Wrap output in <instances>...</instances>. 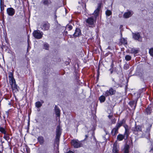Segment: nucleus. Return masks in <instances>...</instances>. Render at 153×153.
<instances>
[{
  "instance_id": "obj_1",
  "label": "nucleus",
  "mask_w": 153,
  "mask_h": 153,
  "mask_svg": "<svg viewBox=\"0 0 153 153\" xmlns=\"http://www.w3.org/2000/svg\"><path fill=\"white\" fill-rule=\"evenodd\" d=\"M9 78V83L11 86H17L16 82L14 78L13 73L9 72L8 73Z\"/></svg>"
},
{
  "instance_id": "obj_2",
  "label": "nucleus",
  "mask_w": 153,
  "mask_h": 153,
  "mask_svg": "<svg viewBox=\"0 0 153 153\" xmlns=\"http://www.w3.org/2000/svg\"><path fill=\"white\" fill-rule=\"evenodd\" d=\"M43 33L39 30H36L33 32V36L37 39H40L42 37Z\"/></svg>"
},
{
  "instance_id": "obj_3",
  "label": "nucleus",
  "mask_w": 153,
  "mask_h": 153,
  "mask_svg": "<svg viewBox=\"0 0 153 153\" xmlns=\"http://www.w3.org/2000/svg\"><path fill=\"white\" fill-rule=\"evenodd\" d=\"M116 90L112 88H111L109 90H107L105 92V95L107 97L109 95H114L116 93Z\"/></svg>"
},
{
  "instance_id": "obj_4",
  "label": "nucleus",
  "mask_w": 153,
  "mask_h": 153,
  "mask_svg": "<svg viewBox=\"0 0 153 153\" xmlns=\"http://www.w3.org/2000/svg\"><path fill=\"white\" fill-rule=\"evenodd\" d=\"M95 19H94V18L92 17L88 18L86 20V22L88 24V25L89 27L94 25V22H95Z\"/></svg>"
},
{
  "instance_id": "obj_5",
  "label": "nucleus",
  "mask_w": 153,
  "mask_h": 153,
  "mask_svg": "<svg viewBox=\"0 0 153 153\" xmlns=\"http://www.w3.org/2000/svg\"><path fill=\"white\" fill-rule=\"evenodd\" d=\"M71 144L74 147L78 148L81 146V144L80 142L77 140H73L71 141Z\"/></svg>"
},
{
  "instance_id": "obj_6",
  "label": "nucleus",
  "mask_w": 153,
  "mask_h": 153,
  "mask_svg": "<svg viewBox=\"0 0 153 153\" xmlns=\"http://www.w3.org/2000/svg\"><path fill=\"white\" fill-rule=\"evenodd\" d=\"M7 12L9 16H12L14 14L15 10L13 8L10 7L7 9Z\"/></svg>"
},
{
  "instance_id": "obj_7",
  "label": "nucleus",
  "mask_w": 153,
  "mask_h": 153,
  "mask_svg": "<svg viewBox=\"0 0 153 153\" xmlns=\"http://www.w3.org/2000/svg\"><path fill=\"white\" fill-rule=\"evenodd\" d=\"M133 38L134 39L138 40L140 41H141L140 36L139 33H133Z\"/></svg>"
},
{
  "instance_id": "obj_8",
  "label": "nucleus",
  "mask_w": 153,
  "mask_h": 153,
  "mask_svg": "<svg viewBox=\"0 0 153 153\" xmlns=\"http://www.w3.org/2000/svg\"><path fill=\"white\" fill-rule=\"evenodd\" d=\"M118 147L117 145V141H116L114 144L113 153H118Z\"/></svg>"
},
{
  "instance_id": "obj_9",
  "label": "nucleus",
  "mask_w": 153,
  "mask_h": 153,
  "mask_svg": "<svg viewBox=\"0 0 153 153\" xmlns=\"http://www.w3.org/2000/svg\"><path fill=\"white\" fill-rule=\"evenodd\" d=\"M133 13L132 12L128 11L124 13L123 16L126 18H127L131 16Z\"/></svg>"
},
{
  "instance_id": "obj_10",
  "label": "nucleus",
  "mask_w": 153,
  "mask_h": 153,
  "mask_svg": "<svg viewBox=\"0 0 153 153\" xmlns=\"http://www.w3.org/2000/svg\"><path fill=\"white\" fill-rule=\"evenodd\" d=\"M81 34V31L79 28L76 29L75 32L74 34V36L75 37H76L80 35Z\"/></svg>"
},
{
  "instance_id": "obj_11",
  "label": "nucleus",
  "mask_w": 153,
  "mask_h": 153,
  "mask_svg": "<svg viewBox=\"0 0 153 153\" xmlns=\"http://www.w3.org/2000/svg\"><path fill=\"white\" fill-rule=\"evenodd\" d=\"M50 27V25L48 23H45L43 24V25L42 29L44 30H48Z\"/></svg>"
},
{
  "instance_id": "obj_12",
  "label": "nucleus",
  "mask_w": 153,
  "mask_h": 153,
  "mask_svg": "<svg viewBox=\"0 0 153 153\" xmlns=\"http://www.w3.org/2000/svg\"><path fill=\"white\" fill-rule=\"evenodd\" d=\"M43 4L44 5L48 6L51 3V0H42Z\"/></svg>"
},
{
  "instance_id": "obj_13",
  "label": "nucleus",
  "mask_w": 153,
  "mask_h": 153,
  "mask_svg": "<svg viewBox=\"0 0 153 153\" xmlns=\"http://www.w3.org/2000/svg\"><path fill=\"white\" fill-rule=\"evenodd\" d=\"M3 136V138L8 141H10L11 140L9 137V134L6 133Z\"/></svg>"
},
{
  "instance_id": "obj_14",
  "label": "nucleus",
  "mask_w": 153,
  "mask_h": 153,
  "mask_svg": "<svg viewBox=\"0 0 153 153\" xmlns=\"http://www.w3.org/2000/svg\"><path fill=\"white\" fill-rule=\"evenodd\" d=\"M100 10L98 9H97L94 11L93 14L94 16V18L95 19H96L97 17L99 15V13L100 11Z\"/></svg>"
},
{
  "instance_id": "obj_15",
  "label": "nucleus",
  "mask_w": 153,
  "mask_h": 153,
  "mask_svg": "<svg viewBox=\"0 0 153 153\" xmlns=\"http://www.w3.org/2000/svg\"><path fill=\"white\" fill-rule=\"evenodd\" d=\"M118 129L117 128H114L111 131L112 135L113 136H114L118 133Z\"/></svg>"
},
{
  "instance_id": "obj_16",
  "label": "nucleus",
  "mask_w": 153,
  "mask_h": 153,
  "mask_svg": "<svg viewBox=\"0 0 153 153\" xmlns=\"http://www.w3.org/2000/svg\"><path fill=\"white\" fill-rule=\"evenodd\" d=\"M125 136L121 134H119L117 137V140L119 141L122 140L124 138Z\"/></svg>"
},
{
  "instance_id": "obj_17",
  "label": "nucleus",
  "mask_w": 153,
  "mask_h": 153,
  "mask_svg": "<svg viewBox=\"0 0 153 153\" xmlns=\"http://www.w3.org/2000/svg\"><path fill=\"white\" fill-rule=\"evenodd\" d=\"M60 134V128L59 126H58L56 129V137L57 138L59 137Z\"/></svg>"
},
{
  "instance_id": "obj_18",
  "label": "nucleus",
  "mask_w": 153,
  "mask_h": 153,
  "mask_svg": "<svg viewBox=\"0 0 153 153\" xmlns=\"http://www.w3.org/2000/svg\"><path fill=\"white\" fill-rule=\"evenodd\" d=\"M0 132L2 134H5L7 133L5 127L4 128L3 127L0 126Z\"/></svg>"
},
{
  "instance_id": "obj_19",
  "label": "nucleus",
  "mask_w": 153,
  "mask_h": 153,
  "mask_svg": "<svg viewBox=\"0 0 153 153\" xmlns=\"http://www.w3.org/2000/svg\"><path fill=\"white\" fill-rule=\"evenodd\" d=\"M55 112L56 115L59 117L60 116V111L59 108L57 107H55Z\"/></svg>"
},
{
  "instance_id": "obj_20",
  "label": "nucleus",
  "mask_w": 153,
  "mask_h": 153,
  "mask_svg": "<svg viewBox=\"0 0 153 153\" xmlns=\"http://www.w3.org/2000/svg\"><path fill=\"white\" fill-rule=\"evenodd\" d=\"M134 131H141V127L140 126H137L133 129Z\"/></svg>"
},
{
  "instance_id": "obj_21",
  "label": "nucleus",
  "mask_w": 153,
  "mask_h": 153,
  "mask_svg": "<svg viewBox=\"0 0 153 153\" xmlns=\"http://www.w3.org/2000/svg\"><path fill=\"white\" fill-rule=\"evenodd\" d=\"M129 146L128 145H126L125 146L124 148V153H128V149Z\"/></svg>"
},
{
  "instance_id": "obj_22",
  "label": "nucleus",
  "mask_w": 153,
  "mask_h": 153,
  "mask_svg": "<svg viewBox=\"0 0 153 153\" xmlns=\"http://www.w3.org/2000/svg\"><path fill=\"white\" fill-rule=\"evenodd\" d=\"M105 100V97L104 96H101L99 98V100L101 102H104Z\"/></svg>"
},
{
  "instance_id": "obj_23",
  "label": "nucleus",
  "mask_w": 153,
  "mask_h": 153,
  "mask_svg": "<svg viewBox=\"0 0 153 153\" xmlns=\"http://www.w3.org/2000/svg\"><path fill=\"white\" fill-rule=\"evenodd\" d=\"M131 53L137 54L138 52V50L135 48H132L131 50Z\"/></svg>"
},
{
  "instance_id": "obj_24",
  "label": "nucleus",
  "mask_w": 153,
  "mask_h": 153,
  "mask_svg": "<svg viewBox=\"0 0 153 153\" xmlns=\"http://www.w3.org/2000/svg\"><path fill=\"white\" fill-rule=\"evenodd\" d=\"M13 90V92L14 93L18 92V90L17 88V87H11Z\"/></svg>"
},
{
  "instance_id": "obj_25",
  "label": "nucleus",
  "mask_w": 153,
  "mask_h": 153,
  "mask_svg": "<svg viewBox=\"0 0 153 153\" xmlns=\"http://www.w3.org/2000/svg\"><path fill=\"white\" fill-rule=\"evenodd\" d=\"M4 7H0V14L2 16L4 15Z\"/></svg>"
},
{
  "instance_id": "obj_26",
  "label": "nucleus",
  "mask_w": 153,
  "mask_h": 153,
  "mask_svg": "<svg viewBox=\"0 0 153 153\" xmlns=\"http://www.w3.org/2000/svg\"><path fill=\"white\" fill-rule=\"evenodd\" d=\"M123 123V121L120 122L119 123H117L115 128H117V129H118L122 125Z\"/></svg>"
},
{
  "instance_id": "obj_27",
  "label": "nucleus",
  "mask_w": 153,
  "mask_h": 153,
  "mask_svg": "<svg viewBox=\"0 0 153 153\" xmlns=\"http://www.w3.org/2000/svg\"><path fill=\"white\" fill-rule=\"evenodd\" d=\"M120 42L124 44H127V41L124 38H122L120 40Z\"/></svg>"
},
{
  "instance_id": "obj_28",
  "label": "nucleus",
  "mask_w": 153,
  "mask_h": 153,
  "mask_svg": "<svg viewBox=\"0 0 153 153\" xmlns=\"http://www.w3.org/2000/svg\"><path fill=\"white\" fill-rule=\"evenodd\" d=\"M38 140L40 143L41 144H42L44 142V139L43 137H40L38 138Z\"/></svg>"
},
{
  "instance_id": "obj_29",
  "label": "nucleus",
  "mask_w": 153,
  "mask_h": 153,
  "mask_svg": "<svg viewBox=\"0 0 153 153\" xmlns=\"http://www.w3.org/2000/svg\"><path fill=\"white\" fill-rule=\"evenodd\" d=\"M37 108H39L42 105V103L39 101L36 102L35 104Z\"/></svg>"
},
{
  "instance_id": "obj_30",
  "label": "nucleus",
  "mask_w": 153,
  "mask_h": 153,
  "mask_svg": "<svg viewBox=\"0 0 153 153\" xmlns=\"http://www.w3.org/2000/svg\"><path fill=\"white\" fill-rule=\"evenodd\" d=\"M125 59L126 61H129L131 59V57L129 55H127L125 56Z\"/></svg>"
},
{
  "instance_id": "obj_31",
  "label": "nucleus",
  "mask_w": 153,
  "mask_h": 153,
  "mask_svg": "<svg viewBox=\"0 0 153 153\" xmlns=\"http://www.w3.org/2000/svg\"><path fill=\"white\" fill-rule=\"evenodd\" d=\"M105 13L107 16H109L112 13L110 10H107L106 11Z\"/></svg>"
},
{
  "instance_id": "obj_32",
  "label": "nucleus",
  "mask_w": 153,
  "mask_h": 153,
  "mask_svg": "<svg viewBox=\"0 0 153 153\" xmlns=\"http://www.w3.org/2000/svg\"><path fill=\"white\" fill-rule=\"evenodd\" d=\"M16 109H17L18 112H19V104L18 102L16 104V107H15V109L16 110Z\"/></svg>"
},
{
  "instance_id": "obj_33",
  "label": "nucleus",
  "mask_w": 153,
  "mask_h": 153,
  "mask_svg": "<svg viewBox=\"0 0 153 153\" xmlns=\"http://www.w3.org/2000/svg\"><path fill=\"white\" fill-rule=\"evenodd\" d=\"M0 7H6V5H4V1L0 0Z\"/></svg>"
},
{
  "instance_id": "obj_34",
  "label": "nucleus",
  "mask_w": 153,
  "mask_h": 153,
  "mask_svg": "<svg viewBox=\"0 0 153 153\" xmlns=\"http://www.w3.org/2000/svg\"><path fill=\"white\" fill-rule=\"evenodd\" d=\"M125 129V133H126L128 131L129 129L128 128V127L127 125H125L124 126Z\"/></svg>"
},
{
  "instance_id": "obj_35",
  "label": "nucleus",
  "mask_w": 153,
  "mask_h": 153,
  "mask_svg": "<svg viewBox=\"0 0 153 153\" xmlns=\"http://www.w3.org/2000/svg\"><path fill=\"white\" fill-rule=\"evenodd\" d=\"M149 53L151 56H153V48H151L149 50Z\"/></svg>"
},
{
  "instance_id": "obj_36",
  "label": "nucleus",
  "mask_w": 153,
  "mask_h": 153,
  "mask_svg": "<svg viewBox=\"0 0 153 153\" xmlns=\"http://www.w3.org/2000/svg\"><path fill=\"white\" fill-rule=\"evenodd\" d=\"M13 151L15 153H19V150L16 147L14 148Z\"/></svg>"
},
{
  "instance_id": "obj_37",
  "label": "nucleus",
  "mask_w": 153,
  "mask_h": 153,
  "mask_svg": "<svg viewBox=\"0 0 153 153\" xmlns=\"http://www.w3.org/2000/svg\"><path fill=\"white\" fill-rule=\"evenodd\" d=\"M151 109L150 108H147L146 109V111L148 114H150L151 113Z\"/></svg>"
},
{
  "instance_id": "obj_38",
  "label": "nucleus",
  "mask_w": 153,
  "mask_h": 153,
  "mask_svg": "<svg viewBox=\"0 0 153 153\" xmlns=\"http://www.w3.org/2000/svg\"><path fill=\"white\" fill-rule=\"evenodd\" d=\"M44 47H45V48L46 49V50L48 49V47H49L48 45V44H47V43L45 44H44Z\"/></svg>"
},
{
  "instance_id": "obj_39",
  "label": "nucleus",
  "mask_w": 153,
  "mask_h": 153,
  "mask_svg": "<svg viewBox=\"0 0 153 153\" xmlns=\"http://www.w3.org/2000/svg\"><path fill=\"white\" fill-rule=\"evenodd\" d=\"M67 28H68L69 30H70L72 29V27L71 25H68L67 26Z\"/></svg>"
},
{
  "instance_id": "obj_40",
  "label": "nucleus",
  "mask_w": 153,
  "mask_h": 153,
  "mask_svg": "<svg viewBox=\"0 0 153 153\" xmlns=\"http://www.w3.org/2000/svg\"><path fill=\"white\" fill-rule=\"evenodd\" d=\"M101 7V3H99L98 4V7L97 9H98L100 10Z\"/></svg>"
},
{
  "instance_id": "obj_41",
  "label": "nucleus",
  "mask_w": 153,
  "mask_h": 153,
  "mask_svg": "<svg viewBox=\"0 0 153 153\" xmlns=\"http://www.w3.org/2000/svg\"><path fill=\"white\" fill-rule=\"evenodd\" d=\"M150 152L151 153L153 152V147H152L150 151Z\"/></svg>"
},
{
  "instance_id": "obj_42",
  "label": "nucleus",
  "mask_w": 153,
  "mask_h": 153,
  "mask_svg": "<svg viewBox=\"0 0 153 153\" xmlns=\"http://www.w3.org/2000/svg\"><path fill=\"white\" fill-rule=\"evenodd\" d=\"M68 153H74L72 151H69L68 152Z\"/></svg>"
},
{
  "instance_id": "obj_43",
  "label": "nucleus",
  "mask_w": 153,
  "mask_h": 153,
  "mask_svg": "<svg viewBox=\"0 0 153 153\" xmlns=\"http://www.w3.org/2000/svg\"><path fill=\"white\" fill-rule=\"evenodd\" d=\"M8 105H12V104H11V103L10 102H9L8 103Z\"/></svg>"
},
{
  "instance_id": "obj_44",
  "label": "nucleus",
  "mask_w": 153,
  "mask_h": 153,
  "mask_svg": "<svg viewBox=\"0 0 153 153\" xmlns=\"http://www.w3.org/2000/svg\"><path fill=\"white\" fill-rule=\"evenodd\" d=\"M3 59L4 60V56H3Z\"/></svg>"
},
{
  "instance_id": "obj_45",
  "label": "nucleus",
  "mask_w": 153,
  "mask_h": 153,
  "mask_svg": "<svg viewBox=\"0 0 153 153\" xmlns=\"http://www.w3.org/2000/svg\"><path fill=\"white\" fill-rule=\"evenodd\" d=\"M0 153H2L1 151H0Z\"/></svg>"
}]
</instances>
